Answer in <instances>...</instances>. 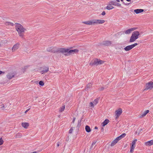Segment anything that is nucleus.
Returning a JSON list of instances; mask_svg holds the SVG:
<instances>
[{"mask_svg":"<svg viewBox=\"0 0 153 153\" xmlns=\"http://www.w3.org/2000/svg\"><path fill=\"white\" fill-rule=\"evenodd\" d=\"M149 112V110H146L144 111L142 114L141 116H140V117H144L146 114Z\"/></svg>","mask_w":153,"mask_h":153,"instance_id":"4be33fe9","label":"nucleus"},{"mask_svg":"<svg viewBox=\"0 0 153 153\" xmlns=\"http://www.w3.org/2000/svg\"><path fill=\"white\" fill-rule=\"evenodd\" d=\"M94 22V19L91 20L90 21H87L86 22H84V23L88 25H92V24H94V23L93 22Z\"/></svg>","mask_w":153,"mask_h":153,"instance_id":"dca6fc26","label":"nucleus"},{"mask_svg":"<svg viewBox=\"0 0 153 153\" xmlns=\"http://www.w3.org/2000/svg\"><path fill=\"white\" fill-rule=\"evenodd\" d=\"M144 10L142 9H135L134 10V12L136 14H138L143 12Z\"/></svg>","mask_w":153,"mask_h":153,"instance_id":"a211bd4d","label":"nucleus"},{"mask_svg":"<svg viewBox=\"0 0 153 153\" xmlns=\"http://www.w3.org/2000/svg\"><path fill=\"white\" fill-rule=\"evenodd\" d=\"M99 100L98 98H97L94 100L93 102L95 105H96L98 103Z\"/></svg>","mask_w":153,"mask_h":153,"instance_id":"7c9ffc66","label":"nucleus"},{"mask_svg":"<svg viewBox=\"0 0 153 153\" xmlns=\"http://www.w3.org/2000/svg\"><path fill=\"white\" fill-rule=\"evenodd\" d=\"M85 129L86 132H89L91 131V128L88 125H86L85 126Z\"/></svg>","mask_w":153,"mask_h":153,"instance_id":"393cba45","label":"nucleus"},{"mask_svg":"<svg viewBox=\"0 0 153 153\" xmlns=\"http://www.w3.org/2000/svg\"><path fill=\"white\" fill-rule=\"evenodd\" d=\"M14 76V75L13 73H8L7 75V77L9 79H11Z\"/></svg>","mask_w":153,"mask_h":153,"instance_id":"f3484780","label":"nucleus"},{"mask_svg":"<svg viewBox=\"0 0 153 153\" xmlns=\"http://www.w3.org/2000/svg\"><path fill=\"white\" fill-rule=\"evenodd\" d=\"M136 29L137 28L135 27L131 28L124 31V33L126 34H129L131 33L132 31L136 30Z\"/></svg>","mask_w":153,"mask_h":153,"instance_id":"6e6552de","label":"nucleus"},{"mask_svg":"<svg viewBox=\"0 0 153 153\" xmlns=\"http://www.w3.org/2000/svg\"><path fill=\"white\" fill-rule=\"evenodd\" d=\"M128 1H130L131 0H126Z\"/></svg>","mask_w":153,"mask_h":153,"instance_id":"8fccbe9b","label":"nucleus"},{"mask_svg":"<svg viewBox=\"0 0 153 153\" xmlns=\"http://www.w3.org/2000/svg\"><path fill=\"white\" fill-rule=\"evenodd\" d=\"M145 144L146 146H150L153 144V140H152L145 143Z\"/></svg>","mask_w":153,"mask_h":153,"instance_id":"4468645a","label":"nucleus"},{"mask_svg":"<svg viewBox=\"0 0 153 153\" xmlns=\"http://www.w3.org/2000/svg\"><path fill=\"white\" fill-rule=\"evenodd\" d=\"M15 29L17 31L19 36L22 38H24V32H25L26 30L25 28L20 24L16 23H15Z\"/></svg>","mask_w":153,"mask_h":153,"instance_id":"f257e3e1","label":"nucleus"},{"mask_svg":"<svg viewBox=\"0 0 153 153\" xmlns=\"http://www.w3.org/2000/svg\"><path fill=\"white\" fill-rule=\"evenodd\" d=\"M107 87H107H105V88H106Z\"/></svg>","mask_w":153,"mask_h":153,"instance_id":"5fc2aeb1","label":"nucleus"},{"mask_svg":"<svg viewBox=\"0 0 153 153\" xmlns=\"http://www.w3.org/2000/svg\"><path fill=\"white\" fill-rule=\"evenodd\" d=\"M79 51V50L77 49H75L73 50H69L68 49V55H70L71 54L74 53H78Z\"/></svg>","mask_w":153,"mask_h":153,"instance_id":"f8f14e48","label":"nucleus"},{"mask_svg":"<svg viewBox=\"0 0 153 153\" xmlns=\"http://www.w3.org/2000/svg\"><path fill=\"white\" fill-rule=\"evenodd\" d=\"M97 128H98L97 126H95V129H97Z\"/></svg>","mask_w":153,"mask_h":153,"instance_id":"de8ad7c7","label":"nucleus"},{"mask_svg":"<svg viewBox=\"0 0 153 153\" xmlns=\"http://www.w3.org/2000/svg\"><path fill=\"white\" fill-rule=\"evenodd\" d=\"M153 88V82L150 81L146 84L144 90L151 89Z\"/></svg>","mask_w":153,"mask_h":153,"instance_id":"7ed1b4c3","label":"nucleus"},{"mask_svg":"<svg viewBox=\"0 0 153 153\" xmlns=\"http://www.w3.org/2000/svg\"><path fill=\"white\" fill-rule=\"evenodd\" d=\"M52 48L51 47L49 48H48L47 50L48 52H51V51L52 50Z\"/></svg>","mask_w":153,"mask_h":153,"instance_id":"a19ab883","label":"nucleus"},{"mask_svg":"<svg viewBox=\"0 0 153 153\" xmlns=\"http://www.w3.org/2000/svg\"><path fill=\"white\" fill-rule=\"evenodd\" d=\"M98 59H96L94 61H91L90 64V65H97V62H98Z\"/></svg>","mask_w":153,"mask_h":153,"instance_id":"ddd939ff","label":"nucleus"},{"mask_svg":"<svg viewBox=\"0 0 153 153\" xmlns=\"http://www.w3.org/2000/svg\"><path fill=\"white\" fill-rule=\"evenodd\" d=\"M30 108L28 109H27V110L25 112V113H26L29 110H30Z\"/></svg>","mask_w":153,"mask_h":153,"instance_id":"c03bdc74","label":"nucleus"},{"mask_svg":"<svg viewBox=\"0 0 153 153\" xmlns=\"http://www.w3.org/2000/svg\"><path fill=\"white\" fill-rule=\"evenodd\" d=\"M101 14L103 16L105 15V12L104 11H103V12Z\"/></svg>","mask_w":153,"mask_h":153,"instance_id":"37998d69","label":"nucleus"},{"mask_svg":"<svg viewBox=\"0 0 153 153\" xmlns=\"http://www.w3.org/2000/svg\"><path fill=\"white\" fill-rule=\"evenodd\" d=\"M101 129L103 130V128H102Z\"/></svg>","mask_w":153,"mask_h":153,"instance_id":"864d4df0","label":"nucleus"},{"mask_svg":"<svg viewBox=\"0 0 153 153\" xmlns=\"http://www.w3.org/2000/svg\"><path fill=\"white\" fill-rule=\"evenodd\" d=\"M137 139H135L133 141H132V145H135L136 142L137 141Z\"/></svg>","mask_w":153,"mask_h":153,"instance_id":"e433bc0d","label":"nucleus"},{"mask_svg":"<svg viewBox=\"0 0 153 153\" xmlns=\"http://www.w3.org/2000/svg\"><path fill=\"white\" fill-rule=\"evenodd\" d=\"M55 48H52V50L51 51V52L54 53H58L59 52V48H57L55 50Z\"/></svg>","mask_w":153,"mask_h":153,"instance_id":"b1692460","label":"nucleus"},{"mask_svg":"<svg viewBox=\"0 0 153 153\" xmlns=\"http://www.w3.org/2000/svg\"><path fill=\"white\" fill-rule=\"evenodd\" d=\"M5 24L6 25H10L11 26H13L14 25V24L13 23H11L10 22H7L5 23Z\"/></svg>","mask_w":153,"mask_h":153,"instance_id":"2f4dec72","label":"nucleus"},{"mask_svg":"<svg viewBox=\"0 0 153 153\" xmlns=\"http://www.w3.org/2000/svg\"><path fill=\"white\" fill-rule=\"evenodd\" d=\"M122 113V110L121 108H119L117 110L115 111V118L117 119L119 116Z\"/></svg>","mask_w":153,"mask_h":153,"instance_id":"39448f33","label":"nucleus"},{"mask_svg":"<svg viewBox=\"0 0 153 153\" xmlns=\"http://www.w3.org/2000/svg\"><path fill=\"white\" fill-rule=\"evenodd\" d=\"M4 72H2L1 71H0V74H1L3 73V74H4Z\"/></svg>","mask_w":153,"mask_h":153,"instance_id":"a18cd8bd","label":"nucleus"},{"mask_svg":"<svg viewBox=\"0 0 153 153\" xmlns=\"http://www.w3.org/2000/svg\"><path fill=\"white\" fill-rule=\"evenodd\" d=\"M104 88V87H102L100 89H99V90H100V91H102Z\"/></svg>","mask_w":153,"mask_h":153,"instance_id":"79ce46f5","label":"nucleus"},{"mask_svg":"<svg viewBox=\"0 0 153 153\" xmlns=\"http://www.w3.org/2000/svg\"><path fill=\"white\" fill-rule=\"evenodd\" d=\"M4 143V141H3L2 138H1L0 139V145H2Z\"/></svg>","mask_w":153,"mask_h":153,"instance_id":"c9c22d12","label":"nucleus"},{"mask_svg":"<svg viewBox=\"0 0 153 153\" xmlns=\"http://www.w3.org/2000/svg\"><path fill=\"white\" fill-rule=\"evenodd\" d=\"M96 142H94L92 143V144L91 145V147L90 148V149H91V150H93V149H94L95 147H93V146H94V145H95L96 143Z\"/></svg>","mask_w":153,"mask_h":153,"instance_id":"c85d7f7f","label":"nucleus"},{"mask_svg":"<svg viewBox=\"0 0 153 153\" xmlns=\"http://www.w3.org/2000/svg\"><path fill=\"white\" fill-rule=\"evenodd\" d=\"M103 61L101 60L98 59V62H97V65L99 64H102L103 63Z\"/></svg>","mask_w":153,"mask_h":153,"instance_id":"473e14b6","label":"nucleus"},{"mask_svg":"<svg viewBox=\"0 0 153 153\" xmlns=\"http://www.w3.org/2000/svg\"><path fill=\"white\" fill-rule=\"evenodd\" d=\"M1 46V44L0 43V47Z\"/></svg>","mask_w":153,"mask_h":153,"instance_id":"13d9d810","label":"nucleus"},{"mask_svg":"<svg viewBox=\"0 0 153 153\" xmlns=\"http://www.w3.org/2000/svg\"><path fill=\"white\" fill-rule=\"evenodd\" d=\"M109 122V120L108 119H105L102 123V126H104L106 125Z\"/></svg>","mask_w":153,"mask_h":153,"instance_id":"412c9836","label":"nucleus"},{"mask_svg":"<svg viewBox=\"0 0 153 153\" xmlns=\"http://www.w3.org/2000/svg\"><path fill=\"white\" fill-rule=\"evenodd\" d=\"M68 49L64 48H59V52L62 53L65 55L68 56Z\"/></svg>","mask_w":153,"mask_h":153,"instance_id":"423d86ee","label":"nucleus"},{"mask_svg":"<svg viewBox=\"0 0 153 153\" xmlns=\"http://www.w3.org/2000/svg\"><path fill=\"white\" fill-rule=\"evenodd\" d=\"M116 1L118 2H120V0H116Z\"/></svg>","mask_w":153,"mask_h":153,"instance_id":"3c124183","label":"nucleus"},{"mask_svg":"<svg viewBox=\"0 0 153 153\" xmlns=\"http://www.w3.org/2000/svg\"><path fill=\"white\" fill-rule=\"evenodd\" d=\"M126 134L125 133H123L119 136L117 137L116 138L118 141L120 140L122 138L126 136Z\"/></svg>","mask_w":153,"mask_h":153,"instance_id":"aec40b11","label":"nucleus"},{"mask_svg":"<svg viewBox=\"0 0 153 153\" xmlns=\"http://www.w3.org/2000/svg\"><path fill=\"white\" fill-rule=\"evenodd\" d=\"M65 108V105H64V106H62L61 108H60V110H59V111L60 112H62V111H64Z\"/></svg>","mask_w":153,"mask_h":153,"instance_id":"72a5a7b5","label":"nucleus"},{"mask_svg":"<svg viewBox=\"0 0 153 153\" xmlns=\"http://www.w3.org/2000/svg\"><path fill=\"white\" fill-rule=\"evenodd\" d=\"M75 119V118H74L73 120V121H72V123H74Z\"/></svg>","mask_w":153,"mask_h":153,"instance_id":"49530a36","label":"nucleus"},{"mask_svg":"<svg viewBox=\"0 0 153 153\" xmlns=\"http://www.w3.org/2000/svg\"><path fill=\"white\" fill-rule=\"evenodd\" d=\"M140 35V33L137 31H135L133 32L130 37L129 42H132L135 41L139 37Z\"/></svg>","mask_w":153,"mask_h":153,"instance_id":"f03ea898","label":"nucleus"},{"mask_svg":"<svg viewBox=\"0 0 153 153\" xmlns=\"http://www.w3.org/2000/svg\"><path fill=\"white\" fill-rule=\"evenodd\" d=\"M121 0V1H123V0Z\"/></svg>","mask_w":153,"mask_h":153,"instance_id":"6e6d98bb","label":"nucleus"},{"mask_svg":"<svg viewBox=\"0 0 153 153\" xmlns=\"http://www.w3.org/2000/svg\"><path fill=\"white\" fill-rule=\"evenodd\" d=\"M39 84L40 85L42 86L44 85V83L43 82L41 81L39 82Z\"/></svg>","mask_w":153,"mask_h":153,"instance_id":"f704fd0d","label":"nucleus"},{"mask_svg":"<svg viewBox=\"0 0 153 153\" xmlns=\"http://www.w3.org/2000/svg\"><path fill=\"white\" fill-rule=\"evenodd\" d=\"M118 140L116 138L114 140H113L111 143V146H113L115 145L118 142Z\"/></svg>","mask_w":153,"mask_h":153,"instance_id":"5701e85b","label":"nucleus"},{"mask_svg":"<svg viewBox=\"0 0 153 153\" xmlns=\"http://www.w3.org/2000/svg\"><path fill=\"white\" fill-rule=\"evenodd\" d=\"M42 70L40 72L42 74H43L49 71V68L48 67H44L42 68Z\"/></svg>","mask_w":153,"mask_h":153,"instance_id":"0eeeda50","label":"nucleus"},{"mask_svg":"<svg viewBox=\"0 0 153 153\" xmlns=\"http://www.w3.org/2000/svg\"><path fill=\"white\" fill-rule=\"evenodd\" d=\"M138 45V44L137 43H135L131 45H129L126 46L124 48V49L126 51H129L132 49L133 48H134Z\"/></svg>","mask_w":153,"mask_h":153,"instance_id":"20e7f679","label":"nucleus"},{"mask_svg":"<svg viewBox=\"0 0 153 153\" xmlns=\"http://www.w3.org/2000/svg\"><path fill=\"white\" fill-rule=\"evenodd\" d=\"M73 130V127L71 128L69 130V134H71V133H72Z\"/></svg>","mask_w":153,"mask_h":153,"instance_id":"ea45409f","label":"nucleus"},{"mask_svg":"<svg viewBox=\"0 0 153 153\" xmlns=\"http://www.w3.org/2000/svg\"><path fill=\"white\" fill-rule=\"evenodd\" d=\"M106 9L108 10H111L113 8H114V7L112 6H107V7H106Z\"/></svg>","mask_w":153,"mask_h":153,"instance_id":"c756f323","label":"nucleus"},{"mask_svg":"<svg viewBox=\"0 0 153 153\" xmlns=\"http://www.w3.org/2000/svg\"><path fill=\"white\" fill-rule=\"evenodd\" d=\"M68 138H69V136H68Z\"/></svg>","mask_w":153,"mask_h":153,"instance_id":"4d7b16f0","label":"nucleus"},{"mask_svg":"<svg viewBox=\"0 0 153 153\" xmlns=\"http://www.w3.org/2000/svg\"><path fill=\"white\" fill-rule=\"evenodd\" d=\"M59 146V144H58L57 146Z\"/></svg>","mask_w":153,"mask_h":153,"instance_id":"603ef678","label":"nucleus"},{"mask_svg":"<svg viewBox=\"0 0 153 153\" xmlns=\"http://www.w3.org/2000/svg\"><path fill=\"white\" fill-rule=\"evenodd\" d=\"M105 22V21L103 20L94 19V22H93L94 23V24H102L103 23Z\"/></svg>","mask_w":153,"mask_h":153,"instance_id":"1a4fd4ad","label":"nucleus"},{"mask_svg":"<svg viewBox=\"0 0 153 153\" xmlns=\"http://www.w3.org/2000/svg\"><path fill=\"white\" fill-rule=\"evenodd\" d=\"M19 43H17L15 44L12 48V50L13 52H14L17 50L19 47Z\"/></svg>","mask_w":153,"mask_h":153,"instance_id":"9b49d317","label":"nucleus"},{"mask_svg":"<svg viewBox=\"0 0 153 153\" xmlns=\"http://www.w3.org/2000/svg\"><path fill=\"white\" fill-rule=\"evenodd\" d=\"M80 122L79 123V122H78V126H80Z\"/></svg>","mask_w":153,"mask_h":153,"instance_id":"09e8293b","label":"nucleus"},{"mask_svg":"<svg viewBox=\"0 0 153 153\" xmlns=\"http://www.w3.org/2000/svg\"><path fill=\"white\" fill-rule=\"evenodd\" d=\"M91 83H88L86 86L87 90L89 89L91 87L92 85Z\"/></svg>","mask_w":153,"mask_h":153,"instance_id":"bb28decb","label":"nucleus"},{"mask_svg":"<svg viewBox=\"0 0 153 153\" xmlns=\"http://www.w3.org/2000/svg\"><path fill=\"white\" fill-rule=\"evenodd\" d=\"M4 105L3 104H2L1 105H0V108H1L2 109H4Z\"/></svg>","mask_w":153,"mask_h":153,"instance_id":"58836bf2","label":"nucleus"},{"mask_svg":"<svg viewBox=\"0 0 153 153\" xmlns=\"http://www.w3.org/2000/svg\"><path fill=\"white\" fill-rule=\"evenodd\" d=\"M94 104H93V103L92 102H90V106L92 108H94Z\"/></svg>","mask_w":153,"mask_h":153,"instance_id":"4c0bfd02","label":"nucleus"},{"mask_svg":"<svg viewBox=\"0 0 153 153\" xmlns=\"http://www.w3.org/2000/svg\"><path fill=\"white\" fill-rule=\"evenodd\" d=\"M22 136V134L21 133H18L15 136L16 138H20Z\"/></svg>","mask_w":153,"mask_h":153,"instance_id":"cd10ccee","label":"nucleus"},{"mask_svg":"<svg viewBox=\"0 0 153 153\" xmlns=\"http://www.w3.org/2000/svg\"><path fill=\"white\" fill-rule=\"evenodd\" d=\"M22 126L25 128H27L29 126V123H23L22 124Z\"/></svg>","mask_w":153,"mask_h":153,"instance_id":"6ab92c4d","label":"nucleus"},{"mask_svg":"<svg viewBox=\"0 0 153 153\" xmlns=\"http://www.w3.org/2000/svg\"><path fill=\"white\" fill-rule=\"evenodd\" d=\"M110 3L111 4L114 6H116L117 7H120L121 6V4H120L116 2L115 1H111Z\"/></svg>","mask_w":153,"mask_h":153,"instance_id":"2eb2a0df","label":"nucleus"},{"mask_svg":"<svg viewBox=\"0 0 153 153\" xmlns=\"http://www.w3.org/2000/svg\"><path fill=\"white\" fill-rule=\"evenodd\" d=\"M112 44V42L111 41H106L103 42L102 45L105 46H109Z\"/></svg>","mask_w":153,"mask_h":153,"instance_id":"9d476101","label":"nucleus"},{"mask_svg":"<svg viewBox=\"0 0 153 153\" xmlns=\"http://www.w3.org/2000/svg\"><path fill=\"white\" fill-rule=\"evenodd\" d=\"M140 129V131H141L142 129Z\"/></svg>","mask_w":153,"mask_h":153,"instance_id":"bf43d9fd","label":"nucleus"},{"mask_svg":"<svg viewBox=\"0 0 153 153\" xmlns=\"http://www.w3.org/2000/svg\"><path fill=\"white\" fill-rule=\"evenodd\" d=\"M135 147V146L134 145H131V149L130 151V152L131 153H133V152L134 150V148Z\"/></svg>","mask_w":153,"mask_h":153,"instance_id":"a878e982","label":"nucleus"}]
</instances>
